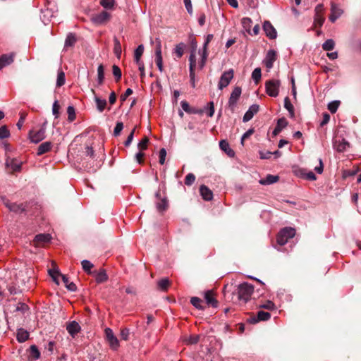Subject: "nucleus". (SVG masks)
Listing matches in <instances>:
<instances>
[{
  "label": "nucleus",
  "instance_id": "31",
  "mask_svg": "<svg viewBox=\"0 0 361 361\" xmlns=\"http://www.w3.org/2000/svg\"><path fill=\"white\" fill-rule=\"evenodd\" d=\"M241 23L243 29L249 34L252 35V31L250 30L252 21L251 18L245 17L242 18Z\"/></svg>",
  "mask_w": 361,
  "mask_h": 361
},
{
  "label": "nucleus",
  "instance_id": "50",
  "mask_svg": "<svg viewBox=\"0 0 361 361\" xmlns=\"http://www.w3.org/2000/svg\"><path fill=\"white\" fill-rule=\"evenodd\" d=\"M195 176L193 173H190L185 176L184 183L186 185L190 186L195 183Z\"/></svg>",
  "mask_w": 361,
  "mask_h": 361
},
{
  "label": "nucleus",
  "instance_id": "46",
  "mask_svg": "<svg viewBox=\"0 0 361 361\" xmlns=\"http://www.w3.org/2000/svg\"><path fill=\"white\" fill-rule=\"evenodd\" d=\"M49 274L53 280L57 283L59 284V281L58 278L60 277V274H61L58 269H52L49 270Z\"/></svg>",
  "mask_w": 361,
  "mask_h": 361
},
{
  "label": "nucleus",
  "instance_id": "2",
  "mask_svg": "<svg viewBox=\"0 0 361 361\" xmlns=\"http://www.w3.org/2000/svg\"><path fill=\"white\" fill-rule=\"evenodd\" d=\"M295 235V230L291 227H286L280 231L276 237L277 243L284 245L288 240Z\"/></svg>",
  "mask_w": 361,
  "mask_h": 361
},
{
  "label": "nucleus",
  "instance_id": "40",
  "mask_svg": "<svg viewBox=\"0 0 361 361\" xmlns=\"http://www.w3.org/2000/svg\"><path fill=\"white\" fill-rule=\"evenodd\" d=\"M335 47V42L332 39L326 40L322 44V49L324 51H331Z\"/></svg>",
  "mask_w": 361,
  "mask_h": 361
},
{
  "label": "nucleus",
  "instance_id": "47",
  "mask_svg": "<svg viewBox=\"0 0 361 361\" xmlns=\"http://www.w3.org/2000/svg\"><path fill=\"white\" fill-rule=\"evenodd\" d=\"M30 354L32 357L37 360L40 357V352L39 351L37 347L35 345H32L30 348Z\"/></svg>",
  "mask_w": 361,
  "mask_h": 361
},
{
  "label": "nucleus",
  "instance_id": "30",
  "mask_svg": "<svg viewBox=\"0 0 361 361\" xmlns=\"http://www.w3.org/2000/svg\"><path fill=\"white\" fill-rule=\"evenodd\" d=\"M17 340L20 343H23L26 341L29 338V333L23 329H19L17 331Z\"/></svg>",
  "mask_w": 361,
  "mask_h": 361
},
{
  "label": "nucleus",
  "instance_id": "51",
  "mask_svg": "<svg viewBox=\"0 0 361 361\" xmlns=\"http://www.w3.org/2000/svg\"><path fill=\"white\" fill-rule=\"evenodd\" d=\"M149 139L147 137H143L137 144V148L140 150H145L147 148Z\"/></svg>",
  "mask_w": 361,
  "mask_h": 361
},
{
  "label": "nucleus",
  "instance_id": "20",
  "mask_svg": "<svg viewBox=\"0 0 361 361\" xmlns=\"http://www.w3.org/2000/svg\"><path fill=\"white\" fill-rule=\"evenodd\" d=\"M81 328L80 324L75 321H73L67 324L66 330L72 337H74L78 333L80 332Z\"/></svg>",
  "mask_w": 361,
  "mask_h": 361
},
{
  "label": "nucleus",
  "instance_id": "5",
  "mask_svg": "<svg viewBox=\"0 0 361 361\" xmlns=\"http://www.w3.org/2000/svg\"><path fill=\"white\" fill-rule=\"evenodd\" d=\"M233 74L234 72L233 69H229L228 71L223 73L218 84L219 90H223L229 85L231 80L233 78Z\"/></svg>",
  "mask_w": 361,
  "mask_h": 361
},
{
  "label": "nucleus",
  "instance_id": "59",
  "mask_svg": "<svg viewBox=\"0 0 361 361\" xmlns=\"http://www.w3.org/2000/svg\"><path fill=\"white\" fill-rule=\"evenodd\" d=\"M199 335H192L190 336L187 339H185V342L188 344H195L199 341Z\"/></svg>",
  "mask_w": 361,
  "mask_h": 361
},
{
  "label": "nucleus",
  "instance_id": "7",
  "mask_svg": "<svg viewBox=\"0 0 361 361\" xmlns=\"http://www.w3.org/2000/svg\"><path fill=\"white\" fill-rule=\"evenodd\" d=\"M105 335L110 348L114 350H116L119 347V341L114 336L113 331L110 328H106Z\"/></svg>",
  "mask_w": 361,
  "mask_h": 361
},
{
  "label": "nucleus",
  "instance_id": "39",
  "mask_svg": "<svg viewBox=\"0 0 361 361\" xmlns=\"http://www.w3.org/2000/svg\"><path fill=\"white\" fill-rule=\"evenodd\" d=\"M104 80V68L103 65L100 64L97 68V82L102 85Z\"/></svg>",
  "mask_w": 361,
  "mask_h": 361
},
{
  "label": "nucleus",
  "instance_id": "1",
  "mask_svg": "<svg viewBox=\"0 0 361 361\" xmlns=\"http://www.w3.org/2000/svg\"><path fill=\"white\" fill-rule=\"evenodd\" d=\"M254 292V286L247 282L242 283L238 286L237 299L238 301L247 302Z\"/></svg>",
  "mask_w": 361,
  "mask_h": 361
},
{
  "label": "nucleus",
  "instance_id": "21",
  "mask_svg": "<svg viewBox=\"0 0 361 361\" xmlns=\"http://www.w3.org/2000/svg\"><path fill=\"white\" fill-rule=\"evenodd\" d=\"M14 54H3L0 56V69L13 62Z\"/></svg>",
  "mask_w": 361,
  "mask_h": 361
},
{
  "label": "nucleus",
  "instance_id": "16",
  "mask_svg": "<svg viewBox=\"0 0 361 361\" xmlns=\"http://www.w3.org/2000/svg\"><path fill=\"white\" fill-rule=\"evenodd\" d=\"M276 61V51L274 50H269L268 51L266 58L264 61V63L265 66L268 69H271L273 66L274 63Z\"/></svg>",
  "mask_w": 361,
  "mask_h": 361
},
{
  "label": "nucleus",
  "instance_id": "10",
  "mask_svg": "<svg viewBox=\"0 0 361 361\" xmlns=\"http://www.w3.org/2000/svg\"><path fill=\"white\" fill-rule=\"evenodd\" d=\"M190 61V78L192 86L195 87V70L196 67V55H195V49H193L190 55L189 56Z\"/></svg>",
  "mask_w": 361,
  "mask_h": 361
},
{
  "label": "nucleus",
  "instance_id": "48",
  "mask_svg": "<svg viewBox=\"0 0 361 361\" xmlns=\"http://www.w3.org/2000/svg\"><path fill=\"white\" fill-rule=\"evenodd\" d=\"M11 135L10 131L6 126L0 127V140L9 137Z\"/></svg>",
  "mask_w": 361,
  "mask_h": 361
},
{
  "label": "nucleus",
  "instance_id": "55",
  "mask_svg": "<svg viewBox=\"0 0 361 361\" xmlns=\"http://www.w3.org/2000/svg\"><path fill=\"white\" fill-rule=\"evenodd\" d=\"M324 18L321 14H315L314 15V23L316 26L322 27L324 22Z\"/></svg>",
  "mask_w": 361,
  "mask_h": 361
},
{
  "label": "nucleus",
  "instance_id": "36",
  "mask_svg": "<svg viewBox=\"0 0 361 361\" xmlns=\"http://www.w3.org/2000/svg\"><path fill=\"white\" fill-rule=\"evenodd\" d=\"M143 52H144V46L142 44H140L136 48V49L135 50V52H134V59H135V63L142 61L140 60V59H141L142 55L143 54Z\"/></svg>",
  "mask_w": 361,
  "mask_h": 361
},
{
  "label": "nucleus",
  "instance_id": "45",
  "mask_svg": "<svg viewBox=\"0 0 361 361\" xmlns=\"http://www.w3.org/2000/svg\"><path fill=\"white\" fill-rule=\"evenodd\" d=\"M81 264L85 271H86L87 274L91 273V269L93 267L94 265L90 261L86 259L82 260L81 262Z\"/></svg>",
  "mask_w": 361,
  "mask_h": 361
},
{
  "label": "nucleus",
  "instance_id": "44",
  "mask_svg": "<svg viewBox=\"0 0 361 361\" xmlns=\"http://www.w3.org/2000/svg\"><path fill=\"white\" fill-rule=\"evenodd\" d=\"M114 53L118 58H120L121 54V43L116 37H115L114 39Z\"/></svg>",
  "mask_w": 361,
  "mask_h": 361
},
{
  "label": "nucleus",
  "instance_id": "13",
  "mask_svg": "<svg viewBox=\"0 0 361 361\" xmlns=\"http://www.w3.org/2000/svg\"><path fill=\"white\" fill-rule=\"evenodd\" d=\"M263 30L267 37L274 39L277 37V32L274 27L269 21H265L263 24Z\"/></svg>",
  "mask_w": 361,
  "mask_h": 361
},
{
  "label": "nucleus",
  "instance_id": "61",
  "mask_svg": "<svg viewBox=\"0 0 361 361\" xmlns=\"http://www.w3.org/2000/svg\"><path fill=\"white\" fill-rule=\"evenodd\" d=\"M259 307L264 308V309H266V310H274L275 308V305L271 300H268L264 304L260 305Z\"/></svg>",
  "mask_w": 361,
  "mask_h": 361
},
{
  "label": "nucleus",
  "instance_id": "15",
  "mask_svg": "<svg viewBox=\"0 0 361 361\" xmlns=\"http://www.w3.org/2000/svg\"><path fill=\"white\" fill-rule=\"evenodd\" d=\"M6 166L9 168L12 172L20 171L21 170L22 162L13 158H7Z\"/></svg>",
  "mask_w": 361,
  "mask_h": 361
},
{
  "label": "nucleus",
  "instance_id": "32",
  "mask_svg": "<svg viewBox=\"0 0 361 361\" xmlns=\"http://www.w3.org/2000/svg\"><path fill=\"white\" fill-rule=\"evenodd\" d=\"M108 276L105 271V270L102 269L100 270L99 272L96 273L95 274V280L97 283H103L107 281Z\"/></svg>",
  "mask_w": 361,
  "mask_h": 361
},
{
  "label": "nucleus",
  "instance_id": "4",
  "mask_svg": "<svg viewBox=\"0 0 361 361\" xmlns=\"http://www.w3.org/2000/svg\"><path fill=\"white\" fill-rule=\"evenodd\" d=\"M213 37L214 36L212 34L207 35L205 42L203 44L202 49L199 50V54L201 55V61L199 63V66H200V68H202L205 65V63H206V61H207V59L208 56L207 47H208L209 43L213 39Z\"/></svg>",
  "mask_w": 361,
  "mask_h": 361
},
{
  "label": "nucleus",
  "instance_id": "19",
  "mask_svg": "<svg viewBox=\"0 0 361 361\" xmlns=\"http://www.w3.org/2000/svg\"><path fill=\"white\" fill-rule=\"evenodd\" d=\"M180 105L183 110L188 114H202L204 112L203 109H198L196 108L190 107L189 104L186 101H182L180 102Z\"/></svg>",
  "mask_w": 361,
  "mask_h": 361
},
{
  "label": "nucleus",
  "instance_id": "62",
  "mask_svg": "<svg viewBox=\"0 0 361 361\" xmlns=\"http://www.w3.org/2000/svg\"><path fill=\"white\" fill-rule=\"evenodd\" d=\"M29 307L28 306L23 302H19L16 306V311L21 312L23 313H25L28 310Z\"/></svg>",
  "mask_w": 361,
  "mask_h": 361
},
{
  "label": "nucleus",
  "instance_id": "52",
  "mask_svg": "<svg viewBox=\"0 0 361 361\" xmlns=\"http://www.w3.org/2000/svg\"><path fill=\"white\" fill-rule=\"evenodd\" d=\"M261 76H262V73H261V69L259 68H255L252 73V78L256 83H257L259 82V80L261 78Z\"/></svg>",
  "mask_w": 361,
  "mask_h": 361
},
{
  "label": "nucleus",
  "instance_id": "12",
  "mask_svg": "<svg viewBox=\"0 0 361 361\" xmlns=\"http://www.w3.org/2000/svg\"><path fill=\"white\" fill-rule=\"evenodd\" d=\"M343 13V10L341 8L334 2L331 3V14L329 18L331 23H334Z\"/></svg>",
  "mask_w": 361,
  "mask_h": 361
},
{
  "label": "nucleus",
  "instance_id": "6",
  "mask_svg": "<svg viewBox=\"0 0 361 361\" xmlns=\"http://www.w3.org/2000/svg\"><path fill=\"white\" fill-rule=\"evenodd\" d=\"M111 15L109 13L105 11H102V12L93 15L91 17V21L97 25H102L106 23L110 19Z\"/></svg>",
  "mask_w": 361,
  "mask_h": 361
},
{
  "label": "nucleus",
  "instance_id": "35",
  "mask_svg": "<svg viewBox=\"0 0 361 361\" xmlns=\"http://www.w3.org/2000/svg\"><path fill=\"white\" fill-rule=\"evenodd\" d=\"M185 47V44L182 42L176 46L175 49H173V53L176 54L177 58L180 59L183 56Z\"/></svg>",
  "mask_w": 361,
  "mask_h": 361
},
{
  "label": "nucleus",
  "instance_id": "63",
  "mask_svg": "<svg viewBox=\"0 0 361 361\" xmlns=\"http://www.w3.org/2000/svg\"><path fill=\"white\" fill-rule=\"evenodd\" d=\"M166 157V151L164 148H162L159 151V163L163 165L165 162Z\"/></svg>",
  "mask_w": 361,
  "mask_h": 361
},
{
  "label": "nucleus",
  "instance_id": "23",
  "mask_svg": "<svg viewBox=\"0 0 361 361\" xmlns=\"http://www.w3.org/2000/svg\"><path fill=\"white\" fill-rule=\"evenodd\" d=\"M204 300L208 305L216 307L218 302L214 298V294L212 290H207L204 293Z\"/></svg>",
  "mask_w": 361,
  "mask_h": 361
},
{
  "label": "nucleus",
  "instance_id": "38",
  "mask_svg": "<svg viewBox=\"0 0 361 361\" xmlns=\"http://www.w3.org/2000/svg\"><path fill=\"white\" fill-rule=\"evenodd\" d=\"M271 317V314L267 312H264V311H259L257 312V319H255V322H259V321H267L268 319H269Z\"/></svg>",
  "mask_w": 361,
  "mask_h": 361
},
{
  "label": "nucleus",
  "instance_id": "28",
  "mask_svg": "<svg viewBox=\"0 0 361 361\" xmlns=\"http://www.w3.org/2000/svg\"><path fill=\"white\" fill-rule=\"evenodd\" d=\"M219 147L220 149L226 153L227 155L232 157L234 156V151L230 147L229 144L226 140H221L219 142Z\"/></svg>",
  "mask_w": 361,
  "mask_h": 361
},
{
  "label": "nucleus",
  "instance_id": "11",
  "mask_svg": "<svg viewBox=\"0 0 361 361\" xmlns=\"http://www.w3.org/2000/svg\"><path fill=\"white\" fill-rule=\"evenodd\" d=\"M29 137L32 142H39L45 138V128L42 127L37 131L30 130L29 133Z\"/></svg>",
  "mask_w": 361,
  "mask_h": 361
},
{
  "label": "nucleus",
  "instance_id": "49",
  "mask_svg": "<svg viewBox=\"0 0 361 361\" xmlns=\"http://www.w3.org/2000/svg\"><path fill=\"white\" fill-rule=\"evenodd\" d=\"M203 110H204V111H207V114L209 117H212L214 114V102H209L207 104V106Z\"/></svg>",
  "mask_w": 361,
  "mask_h": 361
},
{
  "label": "nucleus",
  "instance_id": "60",
  "mask_svg": "<svg viewBox=\"0 0 361 361\" xmlns=\"http://www.w3.org/2000/svg\"><path fill=\"white\" fill-rule=\"evenodd\" d=\"M123 128V124L122 122H117L114 130V134L115 136H118L120 135L121 132Z\"/></svg>",
  "mask_w": 361,
  "mask_h": 361
},
{
  "label": "nucleus",
  "instance_id": "25",
  "mask_svg": "<svg viewBox=\"0 0 361 361\" xmlns=\"http://www.w3.org/2000/svg\"><path fill=\"white\" fill-rule=\"evenodd\" d=\"M288 125V121L285 118H281L277 121L276 126L273 130V135H277Z\"/></svg>",
  "mask_w": 361,
  "mask_h": 361
},
{
  "label": "nucleus",
  "instance_id": "37",
  "mask_svg": "<svg viewBox=\"0 0 361 361\" xmlns=\"http://www.w3.org/2000/svg\"><path fill=\"white\" fill-rule=\"evenodd\" d=\"M76 42L75 35L73 33H69L65 40V47H73Z\"/></svg>",
  "mask_w": 361,
  "mask_h": 361
},
{
  "label": "nucleus",
  "instance_id": "29",
  "mask_svg": "<svg viewBox=\"0 0 361 361\" xmlns=\"http://www.w3.org/2000/svg\"><path fill=\"white\" fill-rule=\"evenodd\" d=\"M92 93L94 94V101L96 102V104H97V110L99 111V112H102L105 107H106V99H100L99 97H97L95 94V92L94 90H92Z\"/></svg>",
  "mask_w": 361,
  "mask_h": 361
},
{
  "label": "nucleus",
  "instance_id": "26",
  "mask_svg": "<svg viewBox=\"0 0 361 361\" xmlns=\"http://www.w3.org/2000/svg\"><path fill=\"white\" fill-rule=\"evenodd\" d=\"M52 147V143L51 142H44L39 145L37 149V154L38 156L42 155L51 150Z\"/></svg>",
  "mask_w": 361,
  "mask_h": 361
},
{
  "label": "nucleus",
  "instance_id": "53",
  "mask_svg": "<svg viewBox=\"0 0 361 361\" xmlns=\"http://www.w3.org/2000/svg\"><path fill=\"white\" fill-rule=\"evenodd\" d=\"M113 75L116 78V81H118L122 76L121 71L119 67L116 65H114L112 67Z\"/></svg>",
  "mask_w": 361,
  "mask_h": 361
},
{
  "label": "nucleus",
  "instance_id": "64",
  "mask_svg": "<svg viewBox=\"0 0 361 361\" xmlns=\"http://www.w3.org/2000/svg\"><path fill=\"white\" fill-rule=\"evenodd\" d=\"M129 334H130V330L128 329L124 328L121 330V338L123 340H124V341L128 340Z\"/></svg>",
  "mask_w": 361,
  "mask_h": 361
},
{
  "label": "nucleus",
  "instance_id": "24",
  "mask_svg": "<svg viewBox=\"0 0 361 361\" xmlns=\"http://www.w3.org/2000/svg\"><path fill=\"white\" fill-rule=\"evenodd\" d=\"M51 240V236L49 234H39L35 238V243L37 246H41Z\"/></svg>",
  "mask_w": 361,
  "mask_h": 361
},
{
  "label": "nucleus",
  "instance_id": "34",
  "mask_svg": "<svg viewBox=\"0 0 361 361\" xmlns=\"http://www.w3.org/2000/svg\"><path fill=\"white\" fill-rule=\"evenodd\" d=\"M284 107L288 110L289 112V115L291 118H293L295 116V112H294V107L293 105L291 104L289 98L286 97L284 99Z\"/></svg>",
  "mask_w": 361,
  "mask_h": 361
},
{
  "label": "nucleus",
  "instance_id": "9",
  "mask_svg": "<svg viewBox=\"0 0 361 361\" xmlns=\"http://www.w3.org/2000/svg\"><path fill=\"white\" fill-rule=\"evenodd\" d=\"M241 92L242 90L240 87H235L231 94V96L228 99V106L232 111H233L235 109L237 102L239 97H240Z\"/></svg>",
  "mask_w": 361,
  "mask_h": 361
},
{
  "label": "nucleus",
  "instance_id": "17",
  "mask_svg": "<svg viewBox=\"0 0 361 361\" xmlns=\"http://www.w3.org/2000/svg\"><path fill=\"white\" fill-rule=\"evenodd\" d=\"M259 111V106L257 104H252L250 106L249 109L245 112L243 116V122H247L250 121L255 114H256Z\"/></svg>",
  "mask_w": 361,
  "mask_h": 361
},
{
  "label": "nucleus",
  "instance_id": "58",
  "mask_svg": "<svg viewBox=\"0 0 361 361\" xmlns=\"http://www.w3.org/2000/svg\"><path fill=\"white\" fill-rule=\"evenodd\" d=\"M59 109L60 106L57 100H56L52 106V113L56 118H57L59 116Z\"/></svg>",
  "mask_w": 361,
  "mask_h": 361
},
{
  "label": "nucleus",
  "instance_id": "56",
  "mask_svg": "<svg viewBox=\"0 0 361 361\" xmlns=\"http://www.w3.org/2000/svg\"><path fill=\"white\" fill-rule=\"evenodd\" d=\"M339 106V102L338 101H334L331 102L328 104V109L330 111L331 113L334 114Z\"/></svg>",
  "mask_w": 361,
  "mask_h": 361
},
{
  "label": "nucleus",
  "instance_id": "27",
  "mask_svg": "<svg viewBox=\"0 0 361 361\" xmlns=\"http://www.w3.org/2000/svg\"><path fill=\"white\" fill-rule=\"evenodd\" d=\"M279 179V177L278 176L269 174L266 176V178L260 179L259 183L263 185H271L276 183Z\"/></svg>",
  "mask_w": 361,
  "mask_h": 361
},
{
  "label": "nucleus",
  "instance_id": "18",
  "mask_svg": "<svg viewBox=\"0 0 361 361\" xmlns=\"http://www.w3.org/2000/svg\"><path fill=\"white\" fill-rule=\"evenodd\" d=\"M349 147V143L344 139L336 140L334 142V148L337 152H343Z\"/></svg>",
  "mask_w": 361,
  "mask_h": 361
},
{
  "label": "nucleus",
  "instance_id": "57",
  "mask_svg": "<svg viewBox=\"0 0 361 361\" xmlns=\"http://www.w3.org/2000/svg\"><path fill=\"white\" fill-rule=\"evenodd\" d=\"M67 114L68 116V120L73 121L75 118V109L73 106H69L67 109Z\"/></svg>",
  "mask_w": 361,
  "mask_h": 361
},
{
  "label": "nucleus",
  "instance_id": "54",
  "mask_svg": "<svg viewBox=\"0 0 361 361\" xmlns=\"http://www.w3.org/2000/svg\"><path fill=\"white\" fill-rule=\"evenodd\" d=\"M114 0H101V5L106 9H111L114 6Z\"/></svg>",
  "mask_w": 361,
  "mask_h": 361
},
{
  "label": "nucleus",
  "instance_id": "14",
  "mask_svg": "<svg viewBox=\"0 0 361 361\" xmlns=\"http://www.w3.org/2000/svg\"><path fill=\"white\" fill-rule=\"evenodd\" d=\"M155 62L159 68V70L161 72L164 70L163 67V60L161 55V42L159 41L156 45L155 49Z\"/></svg>",
  "mask_w": 361,
  "mask_h": 361
},
{
  "label": "nucleus",
  "instance_id": "42",
  "mask_svg": "<svg viewBox=\"0 0 361 361\" xmlns=\"http://www.w3.org/2000/svg\"><path fill=\"white\" fill-rule=\"evenodd\" d=\"M191 304L195 307L197 309L203 310L204 307L202 306V300L197 297H192L190 299Z\"/></svg>",
  "mask_w": 361,
  "mask_h": 361
},
{
  "label": "nucleus",
  "instance_id": "43",
  "mask_svg": "<svg viewBox=\"0 0 361 361\" xmlns=\"http://www.w3.org/2000/svg\"><path fill=\"white\" fill-rule=\"evenodd\" d=\"M169 284L170 281L166 278L161 279L157 283L159 288L164 291L167 290L168 287L169 286Z\"/></svg>",
  "mask_w": 361,
  "mask_h": 361
},
{
  "label": "nucleus",
  "instance_id": "22",
  "mask_svg": "<svg viewBox=\"0 0 361 361\" xmlns=\"http://www.w3.org/2000/svg\"><path fill=\"white\" fill-rule=\"evenodd\" d=\"M200 192L202 197L206 201H210L213 198L212 191L204 185L200 186Z\"/></svg>",
  "mask_w": 361,
  "mask_h": 361
},
{
  "label": "nucleus",
  "instance_id": "8",
  "mask_svg": "<svg viewBox=\"0 0 361 361\" xmlns=\"http://www.w3.org/2000/svg\"><path fill=\"white\" fill-rule=\"evenodd\" d=\"M4 204L9 209V211L15 213H22L25 210V207L23 204H17L11 202L6 197L2 198Z\"/></svg>",
  "mask_w": 361,
  "mask_h": 361
},
{
  "label": "nucleus",
  "instance_id": "33",
  "mask_svg": "<svg viewBox=\"0 0 361 361\" xmlns=\"http://www.w3.org/2000/svg\"><path fill=\"white\" fill-rule=\"evenodd\" d=\"M156 207L158 212H163L168 207V201L166 197L160 199V201L156 203Z\"/></svg>",
  "mask_w": 361,
  "mask_h": 361
},
{
  "label": "nucleus",
  "instance_id": "41",
  "mask_svg": "<svg viewBox=\"0 0 361 361\" xmlns=\"http://www.w3.org/2000/svg\"><path fill=\"white\" fill-rule=\"evenodd\" d=\"M66 78L65 73L63 71L59 70L56 80V86L61 87L65 84Z\"/></svg>",
  "mask_w": 361,
  "mask_h": 361
},
{
  "label": "nucleus",
  "instance_id": "3",
  "mask_svg": "<svg viewBox=\"0 0 361 361\" xmlns=\"http://www.w3.org/2000/svg\"><path fill=\"white\" fill-rule=\"evenodd\" d=\"M280 85L279 80H269L265 83L266 92L269 96L276 97L279 95Z\"/></svg>",
  "mask_w": 361,
  "mask_h": 361
}]
</instances>
